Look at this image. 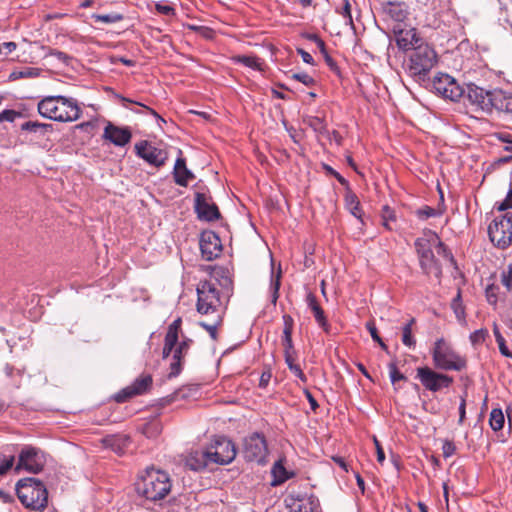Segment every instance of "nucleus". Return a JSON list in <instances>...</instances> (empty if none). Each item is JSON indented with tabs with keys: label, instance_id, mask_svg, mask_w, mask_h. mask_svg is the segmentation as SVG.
I'll return each instance as SVG.
<instances>
[{
	"label": "nucleus",
	"instance_id": "f257e3e1",
	"mask_svg": "<svg viewBox=\"0 0 512 512\" xmlns=\"http://www.w3.org/2000/svg\"><path fill=\"white\" fill-rule=\"evenodd\" d=\"M172 489L170 475L160 469L149 467L142 472L136 483L137 493L146 500L158 502L166 498Z\"/></svg>",
	"mask_w": 512,
	"mask_h": 512
},
{
	"label": "nucleus",
	"instance_id": "f03ea898",
	"mask_svg": "<svg viewBox=\"0 0 512 512\" xmlns=\"http://www.w3.org/2000/svg\"><path fill=\"white\" fill-rule=\"evenodd\" d=\"M39 114L58 122H73L80 118L81 109L77 101L65 96H47L38 103Z\"/></svg>",
	"mask_w": 512,
	"mask_h": 512
},
{
	"label": "nucleus",
	"instance_id": "7ed1b4c3",
	"mask_svg": "<svg viewBox=\"0 0 512 512\" xmlns=\"http://www.w3.org/2000/svg\"><path fill=\"white\" fill-rule=\"evenodd\" d=\"M437 62L434 49L426 43H420L410 51L404 64L406 72L418 79H423Z\"/></svg>",
	"mask_w": 512,
	"mask_h": 512
},
{
	"label": "nucleus",
	"instance_id": "20e7f679",
	"mask_svg": "<svg viewBox=\"0 0 512 512\" xmlns=\"http://www.w3.org/2000/svg\"><path fill=\"white\" fill-rule=\"evenodd\" d=\"M16 492L21 503L32 510H43L47 506L48 492L44 484L35 478H24L17 482Z\"/></svg>",
	"mask_w": 512,
	"mask_h": 512
},
{
	"label": "nucleus",
	"instance_id": "39448f33",
	"mask_svg": "<svg viewBox=\"0 0 512 512\" xmlns=\"http://www.w3.org/2000/svg\"><path fill=\"white\" fill-rule=\"evenodd\" d=\"M434 367L444 371H461L466 367V360L457 353L444 338L437 339L431 349Z\"/></svg>",
	"mask_w": 512,
	"mask_h": 512
},
{
	"label": "nucleus",
	"instance_id": "423d86ee",
	"mask_svg": "<svg viewBox=\"0 0 512 512\" xmlns=\"http://www.w3.org/2000/svg\"><path fill=\"white\" fill-rule=\"evenodd\" d=\"M429 239L419 238L415 241V247L419 255V261L421 268L423 269L425 274L435 273L436 276H439L440 269L436 264L433 251L431 249V242L435 243L437 246L438 254H443L447 259L453 260L451 254L447 251L444 244L439 240L438 236L429 232Z\"/></svg>",
	"mask_w": 512,
	"mask_h": 512
},
{
	"label": "nucleus",
	"instance_id": "0eeeda50",
	"mask_svg": "<svg viewBox=\"0 0 512 512\" xmlns=\"http://www.w3.org/2000/svg\"><path fill=\"white\" fill-rule=\"evenodd\" d=\"M197 311L200 314H217L220 312V294L212 281H202L197 286Z\"/></svg>",
	"mask_w": 512,
	"mask_h": 512
},
{
	"label": "nucleus",
	"instance_id": "6e6552de",
	"mask_svg": "<svg viewBox=\"0 0 512 512\" xmlns=\"http://www.w3.org/2000/svg\"><path fill=\"white\" fill-rule=\"evenodd\" d=\"M488 236L495 247L507 249L512 244V217H495L488 226Z\"/></svg>",
	"mask_w": 512,
	"mask_h": 512
},
{
	"label": "nucleus",
	"instance_id": "1a4fd4ad",
	"mask_svg": "<svg viewBox=\"0 0 512 512\" xmlns=\"http://www.w3.org/2000/svg\"><path fill=\"white\" fill-rule=\"evenodd\" d=\"M416 378L419 379L426 390L431 392H438L443 388H448L453 383L451 376L437 372L427 366L416 369Z\"/></svg>",
	"mask_w": 512,
	"mask_h": 512
},
{
	"label": "nucleus",
	"instance_id": "9d476101",
	"mask_svg": "<svg viewBox=\"0 0 512 512\" xmlns=\"http://www.w3.org/2000/svg\"><path fill=\"white\" fill-rule=\"evenodd\" d=\"M434 91L445 99L458 101L464 97L465 89L448 74H437L432 82Z\"/></svg>",
	"mask_w": 512,
	"mask_h": 512
},
{
	"label": "nucleus",
	"instance_id": "9b49d317",
	"mask_svg": "<svg viewBox=\"0 0 512 512\" xmlns=\"http://www.w3.org/2000/svg\"><path fill=\"white\" fill-rule=\"evenodd\" d=\"M211 463L226 465L236 457V448L231 440L226 437H218L207 449Z\"/></svg>",
	"mask_w": 512,
	"mask_h": 512
},
{
	"label": "nucleus",
	"instance_id": "f8f14e48",
	"mask_svg": "<svg viewBox=\"0 0 512 512\" xmlns=\"http://www.w3.org/2000/svg\"><path fill=\"white\" fill-rule=\"evenodd\" d=\"M44 464L45 457L41 450L25 446L19 454L16 470L24 469L29 473L37 474L43 469Z\"/></svg>",
	"mask_w": 512,
	"mask_h": 512
},
{
	"label": "nucleus",
	"instance_id": "ddd939ff",
	"mask_svg": "<svg viewBox=\"0 0 512 512\" xmlns=\"http://www.w3.org/2000/svg\"><path fill=\"white\" fill-rule=\"evenodd\" d=\"M267 444L264 436L254 433L244 440V457L251 462L265 463L267 456Z\"/></svg>",
	"mask_w": 512,
	"mask_h": 512
},
{
	"label": "nucleus",
	"instance_id": "4468645a",
	"mask_svg": "<svg viewBox=\"0 0 512 512\" xmlns=\"http://www.w3.org/2000/svg\"><path fill=\"white\" fill-rule=\"evenodd\" d=\"M135 151L137 156L155 167L163 166L168 158L167 152L165 150L157 148L149 144L147 141L136 143Z\"/></svg>",
	"mask_w": 512,
	"mask_h": 512
},
{
	"label": "nucleus",
	"instance_id": "2eb2a0df",
	"mask_svg": "<svg viewBox=\"0 0 512 512\" xmlns=\"http://www.w3.org/2000/svg\"><path fill=\"white\" fill-rule=\"evenodd\" d=\"M199 244L202 257L207 261H212L221 254V240L218 235L212 231L203 232Z\"/></svg>",
	"mask_w": 512,
	"mask_h": 512
},
{
	"label": "nucleus",
	"instance_id": "dca6fc26",
	"mask_svg": "<svg viewBox=\"0 0 512 512\" xmlns=\"http://www.w3.org/2000/svg\"><path fill=\"white\" fill-rule=\"evenodd\" d=\"M464 96L477 109L489 113L491 91H486L476 85H468Z\"/></svg>",
	"mask_w": 512,
	"mask_h": 512
},
{
	"label": "nucleus",
	"instance_id": "f3484780",
	"mask_svg": "<svg viewBox=\"0 0 512 512\" xmlns=\"http://www.w3.org/2000/svg\"><path fill=\"white\" fill-rule=\"evenodd\" d=\"M152 385V378L150 375H145L137 378L130 386L124 388L115 396L117 402H124L128 398L141 395L145 393Z\"/></svg>",
	"mask_w": 512,
	"mask_h": 512
},
{
	"label": "nucleus",
	"instance_id": "a211bd4d",
	"mask_svg": "<svg viewBox=\"0 0 512 512\" xmlns=\"http://www.w3.org/2000/svg\"><path fill=\"white\" fill-rule=\"evenodd\" d=\"M396 43L400 49L411 50L422 43L415 28H401L399 24L394 27Z\"/></svg>",
	"mask_w": 512,
	"mask_h": 512
},
{
	"label": "nucleus",
	"instance_id": "6ab92c4d",
	"mask_svg": "<svg viewBox=\"0 0 512 512\" xmlns=\"http://www.w3.org/2000/svg\"><path fill=\"white\" fill-rule=\"evenodd\" d=\"M103 137L116 146H125L131 140L132 134L127 127H118L108 123L104 128Z\"/></svg>",
	"mask_w": 512,
	"mask_h": 512
},
{
	"label": "nucleus",
	"instance_id": "aec40b11",
	"mask_svg": "<svg viewBox=\"0 0 512 512\" xmlns=\"http://www.w3.org/2000/svg\"><path fill=\"white\" fill-rule=\"evenodd\" d=\"M195 209L199 219L205 221H214L220 217L219 210L214 203L208 201L204 194H197L195 200Z\"/></svg>",
	"mask_w": 512,
	"mask_h": 512
},
{
	"label": "nucleus",
	"instance_id": "412c9836",
	"mask_svg": "<svg viewBox=\"0 0 512 512\" xmlns=\"http://www.w3.org/2000/svg\"><path fill=\"white\" fill-rule=\"evenodd\" d=\"M211 463L207 450H194L184 458V464L192 471H200Z\"/></svg>",
	"mask_w": 512,
	"mask_h": 512
},
{
	"label": "nucleus",
	"instance_id": "4be33fe9",
	"mask_svg": "<svg viewBox=\"0 0 512 512\" xmlns=\"http://www.w3.org/2000/svg\"><path fill=\"white\" fill-rule=\"evenodd\" d=\"M383 13L394 20L395 22L402 23L408 16V6L404 2H385L382 4Z\"/></svg>",
	"mask_w": 512,
	"mask_h": 512
},
{
	"label": "nucleus",
	"instance_id": "5701e85b",
	"mask_svg": "<svg viewBox=\"0 0 512 512\" xmlns=\"http://www.w3.org/2000/svg\"><path fill=\"white\" fill-rule=\"evenodd\" d=\"M489 112L493 109L510 113L512 112V95L502 90L491 91Z\"/></svg>",
	"mask_w": 512,
	"mask_h": 512
},
{
	"label": "nucleus",
	"instance_id": "b1692460",
	"mask_svg": "<svg viewBox=\"0 0 512 512\" xmlns=\"http://www.w3.org/2000/svg\"><path fill=\"white\" fill-rule=\"evenodd\" d=\"M190 340L182 341L178 346H174V349L171 353H173V361L170 364V373L169 378L177 376L181 371V359L185 356L189 349Z\"/></svg>",
	"mask_w": 512,
	"mask_h": 512
},
{
	"label": "nucleus",
	"instance_id": "393cba45",
	"mask_svg": "<svg viewBox=\"0 0 512 512\" xmlns=\"http://www.w3.org/2000/svg\"><path fill=\"white\" fill-rule=\"evenodd\" d=\"M181 319H176L173 321L166 333L165 343L163 347V357L167 358L171 355L174 346L177 345L178 342V330L180 329Z\"/></svg>",
	"mask_w": 512,
	"mask_h": 512
},
{
	"label": "nucleus",
	"instance_id": "a878e982",
	"mask_svg": "<svg viewBox=\"0 0 512 512\" xmlns=\"http://www.w3.org/2000/svg\"><path fill=\"white\" fill-rule=\"evenodd\" d=\"M175 182L180 186H187L188 182L194 178L192 172L186 167L185 159L182 157L177 158L174 171Z\"/></svg>",
	"mask_w": 512,
	"mask_h": 512
},
{
	"label": "nucleus",
	"instance_id": "bb28decb",
	"mask_svg": "<svg viewBox=\"0 0 512 512\" xmlns=\"http://www.w3.org/2000/svg\"><path fill=\"white\" fill-rule=\"evenodd\" d=\"M306 302L308 307L311 309V311L314 314L315 320L318 323V325L324 329L325 332H329V324L326 320L325 314L323 309L318 304L315 295L312 293H309L306 297Z\"/></svg>",
	"mask_w": 512,
	"mask_h": 512
},
{
	"label": "nucleus",
	"instance_id": "cd10ccee",
	"mask_svg": "<svg viewBox=\"0 0 512 512\" xmlns=\"http://www.w3.org/2000/svg\"><path fill=\"white\" fill-rule=\"evenodd\" d=\"M293 512H318L319 500L313 495L298 499L293 503Z\"/></svg>",
	"mask_w": 512,
	"mask_h": 512
},
{
	"label": "nucleus",
	"instance_id": "c85d7f7f",
	"mask_svg": "<svg viewBox=\"0 0 512 512\" xmlns=\"http://www.w3.org/2000/svg\"><path fill=\"white\" fill-rule=\"evenodd\" d=\"M129 442V437L125 435H113L105 438L104 440L105 445L110 447L118 454L123 452L124 448L128 446Z\"/></svg>",
	"mask_w": 512,
	"mask_h": 512
},
{
	"label": "nucleus",
	"instance_id": "c756f323",
	"mask_svg": "<svg viewBox=\"0 0 512 512\" xmlns=\"http://www.w3.org/2000/svg\"><path fill=\"white\" fill-rule=\"evenodd\" d=\"M306 123L315 133L319 135H327L328 129L325 120L319 116H306L304 118Z\"/></svg>",
	"mask_w": 512,
	"mask_h": 512
},
{
	"label": "nucleus",
	"instance_id": "7c9ffc66",
	"mask_svg": "<svg viewBox=\"0 0 512 512\" xmlns=\"http://www.w3.org/2000/svg\"><path fill=\"white\" fill-rule=\"evenodd\" d=\"M233 60L253 70H262V62L256 56L238 55Z\"/></svg>",
	"mask_w": 512,
	"mask_h": 512
},
{
	"label": "nucleus",
	"instance_id": "2f4dec72",
	"mask_svg": "<svg viewBox=\"0 0 512 512\" xmlns=\"http://www.w3.org/2000/svg\"><path fill=\"white\" fill-rule=\"evenodd\" d=\"M213 318L211 322H200L199 325L203 327L210 335V337L215 340L217 338V328L220 326L222 322L221 313L212 314Z\"/></svg>",
	"mask_w": 512,
	"mask_h": 512
},
{
	"label": "nucleus",
	"instance_id": "473e14b6",
	"mask_svg": "<svg viewBox=\"0 0 512 512\" xmlns=\"http://www.w3.org/2000/svg\"><path fill=\"white\" fill-rule=\"evenodd\" d=\"M272 475L274 479L271 484L273 486L280 485L289 478L286 469L280 462H276L272 467Z\"/></svg>",
	"mask_w": 512,
	"mask_h": 512
},
{
	"label": "nucleus",
	"instance_id": "72a5a7b5",
	"mask_svg": "<svg viewBox=\"0 0 512 512\" xmlns=\"http://www.w3.org/2000/svg\"><path fill=\"white\" fill-rule=\"evenodd\" d=\"M345 203H346V207L351 212V214L362 222L360 203H359L356 195L352 194V193H348L345 196Z\"/></svg>",
	"mask_w": 512,
	"mask_h": 512
},
{
	"label": "nucleus",
	"instance_id": "f704fd0d",
	"mask_svg": "<svg viewBox=\"0 0 512 512\" xmlns=\"http://www.w3.org/2000/svg\"><path fill=\"white\" fill-rule=\"evenodd\" d=\"M212 278H214L223 288L228 289L232 285V280L229 276V271L227 269H215L212 273Z\"/></svg>",
	"mask_w": 512,
	"mask_h": 512
},
{
	"label": "nucleus",
	"instance_id": "c9c22d12",
	"mask_svg": "<svg viewBox=\"0 0 512 512\" xmlns=\"http://www.w3.org/2000/svg\"><path fill=\"white\" fill-rule=\"evenodd\" d=\"M451 307H452V309L454 311V314H455L456 319L458 320V322L461 323L462 325H465L466 324L465 309H464V306L462 304L461 294H460L459 291H458L456 297L453 299Z\"/></svg>",
	"mask_w": 512,
	"mask_h": 512
},
{
	"label": "nucleus",
	"instance_id": "e433bc0d",
	"mask_svg": "<svg viewBox=\"0 0 512 512\" xmlns=\"http://www.w3.org/2000/svg\"><path fill=\"white\" fill-rule=\"evenodd\" d=\"M505 423L504 414L501 409H492L489 418L490 427L494 431H499L503 428Z\"/></svg>",
	"mask_w": 512,
	"mask_h": 512
},
{
	"label": "nucleus",
	"instance_id": "4c0bfd02",
	"mask_svg": "<svg viewBox=\"0 0 512 512\" xmlns=\"http://www.w3.org/2000/svg\"><path fill=\"white\" fill-rule=\"evenodd\" d=\"M415 320L412 318L402 329V343L409 347L414 348L416 345V341L412 335V325Z\"/></svg>",
	"mask_w": 512,
	"mask_h": 512
},
{
	"label": "nucleus",
	"instance_id": "58836bf2",
	"mask_svg": "<svg viewBox=\"0 0 512 512\" xmlns=\"http://www.w3.org/2000/svg\"><path fill=\"white\" fill-rule=\"evenodd\" d=\"M493 333H494L496 342L498 344V348H499L500 353L503 356H505V357H508V358L512 357V353L510 352V350L506 346L505 339L502 336V334L500 333L499 328H498V326L496 324H494Z\"/></svg>",
	"mask_w": 512,
	"mask_h": 512
},
{
	"label": "nucleus",
	"instance_id": "ea45409f",
	"mask_svg": "<svg viewBox=\"0 0 512 512\" xmlns=\"http://www.w3.org/2000/svg\"><path fill=\"white\" fill-rule=\"evenodd\" d=\"M92 19H94L95 22L112 24L121 21L123 19V16L119 13L93 14Z\"/></svg>",
	"mask_w": 512,
	"mask_h": 512
},
{
	"label": "nucleus",
	"instance_id": "a19ab883",
	"mask_svg": "<svg viewBox=\"0 0 512 512\" xmlns=\"http://www.w3.org/2000/svg\"><path fill=\"white\" fill-rule=\"evenodd\" d=\"M488 335V330L485 328H481L471 333L469 339L473 346H477L482 344L486 340Z\"/></svg>",
	"mask_w": 512,
	"mask_h": 512
},
{
	"label": "nucleus",
	"instance_id": "79ce46f5",
	"mask_svg": "<svg viewBox=\"0 0 512 512\" xmlns=\"http://www.w3.org/2000/svg\"><path fill=\"white\" fill-rule=\"evenodd\" d=\"M381 218L383 226L388 230H392L390 222L395 221V214L394 211L389 206L383 207Z\"/></svg>",
	"mask_w": 512,
	"mask_h": 512
},
{
	"label": "nucleus",
	"instance_id": "37998d69",
	"mask_svg": "<svg viewBox=\"0 0 512 512\" xmlns=\"http://www.w3.org/2000/svg\"><path fill=\"white\" fill-rule=\"evenodd\" d=\"M442 212L440 211H437L435 210L434 208H431L429 206H425L421 209H418L416 211V215L418 216L419 219L421 220H425V219H428L430 217H435V216H439L441 215Z\"/></svg>",
	"mask_w": 512,
	"mask_h": 512
},
{
	"label": "nucleus",
	"instance_id": "c03bdc74",
	"mask_svg": "<svg viewBox=\"0 0 512 512\" xmlns=\"http://www.w3.org/2000/svg\"><path fill=\"white\" fill-rule=\"evenodd\" d=\"M366 328L367 330L369 331L372 339L379 343V345L381 346L382 349L386 350L387 349V346L385 345V343L382 341V339L380 338L379 334H378V331H377V328L375 326V323L373 321H368L366 323Z\"/></svg>",
	"mask_w": 512,
	"mask_h": 512
},
{
	"label": "nucleus",
	"instance_id": "a18cd8bd",
	"mask_svg": "<svg viewBox=\"0 0 512 512\" xmlns=\"http://www.w3.org/2000/svg\"><path fill=\"white\" fill-rule=\"evenodd\" d=\"M280 278H281V272L279 271L275 276L272 273V280H271V291H272V302L276 303L278 297H279V288H280Z\"/></svg>",
	"mask_w": 512,
	"mask_h": 512
},
{
	"label": "nucleus",
	"instance_id": "49530a36",
	"mask_svg": "<svg viewBox=\"0 0 512 512\" xmlns=\"http://www.w3.org/2000/svg\"><path fill=\"white\" fill-rule=\"evenodd\" d=\"M501 283L507 289V291L512 290V266L509 265L507 268L503 269L501 273Z\"/></svg>",
	"mask_w": 512,
	"mask_h": 512
},
{
	"label": "nucleus",
	"instance_id": "de8ad7c7",
	"mask_svg": "<svg viewBox=\"0 0 512 512\" xmlns=\"http://www.w3.org/2000/svg\"><path fill=\"white\" fill-rule=\"evenodd\" d=\"M40 75V70L37 68L28 67L19 71L18 73H12L15 78H35Z\"/></svg>",
	"mask_w": 512,
	"mask_h": 512
},
{
	"label": "nucleus",
	"instance_id": "09e8293b",
	"mask_svg": "<svg viewBox=\"0 0 512 512\" xmlns=\"http://www.w3.org/2000/svg\"><path fill=\"white\" fill-rule=\"evenodd\" d=\"M388 369L389 377L393 385H395L397 381L406 380V377L401 372H399L395 363H390L388 365Z\"/></svg>",
	"mask_w": 512,
	"mask_h": 512
},
{
	"label": "nucleus",
	"instance_id": "8fccbe9b",
	"mask_svg": "<svg viewBox=\"0 0 512 512\" xmlns=\"http://www.w3.org/2000/svg\"><path fill=\"white\" fill-rule=\"evenodd\" d=\"M291 78L303 83L305 86L308 87L313 86L315 84L314 78L305 72L293 73Z\"/></svg>",
	"mask_w": 512,
	"mask_h": 512
},
{
	"label": "nucleus",
	"instance_id": "3c124183",
	"mask_svg": "<svg viewBox=\"0 0 512 512\" xmlns=\"http://www.w3.org/2000/svg\"><path fill=\"white\" fill-rule=\"evenodd\" d=\"M14 464V457H5L0 455V475L5 474Z\"/></svg>",
	"mask_w": 512,
	"mask_h": 512
},
{
	"label": "nucleus",
	"instance_id": "603ef678",
	"mask_svg": "<svg viewBox=\"0 0 512 512\" xmlns=\"http://www.w3.org/2000/svg\"><path fill=\"white\" fill-rule=\"evenodd\" d=\"M282 345L284 347V353L295 352L294 346H293V341H292V334L283 333Z\"/></svg>",
	"mask_w": 512,
	"mask_h": 512
},
{
	"label": "nucleus",
	"instance_id": "864d4df0",
	"mask_svg": "<svg viewBox=\"0 0 512 512\" xmlns=\"http://www.w3.org/2000/svg\"><path fill=\"white\" fill-rule=\"evenodd\" d=\"M497 290L498 288L495 285H490L486 288L487 301L492 305H495L497 303Z\"/></svg>",
	"mask_w": 512,
	"mask_h": 512
},
{
	"label": "nucleus",
	"instance_id": "5fc2aeb1",
	"mask_svg": "<svg viewBox=\"0 0 512 512\" xmlns=\"http://www.w3.org/2000/svg\"><path fill=\"white\" fill-rule=\"evenodd\" d=\"M495 136L503 143H505L504 150L512 153V139L507 133H497Z\"/></svg>",
	"mask_w": 512,
	"mask_h": 512
},
{
	"label": "nucleus",
	"instance_id": "6e6d98bb",
	"mask_svg": "<svg viewBox=\"0 0 512 512\" xmlns=\"http://www.w3.org/2000/svg\"><path fill=\"white\" fill-rule=\"evenodd\" d=\"M495 208L500 212L512 208V194L508 192L506 198L502 202L495 204Z\"/></svg>",
	"mask_w": 512,
	"mask_h": 512
},
{
	"label": "nucleus",
	"instance_id": "4d7b16f0",
	"mask_svg": "<svg viewBox=\"0 0 512 512\" xmlns=\"http://www.w3.org/2000/svg\"><path fill=\"white\" fill-rule=\"evenodd\" d=\"M282 318H283V325H284L283 333L292 334L293 325H294L293 318L288 314L283 315Z\"/></svg>",
	"mask_w": 512,
	"mask_h": 512
},
{
	"label": "nucleus",
	"instance_id": "13d9d810",
	"mask_svg": "<svg viewBox=\"0 0 512 512\" xmlns=\"http://www.w3.org/2000/svg\"><path fill=\"white\" fill-rule=\"evenodd\" d=\"M47 126L48 125H46V124L28 121L22 125V129L27 130V131L36 132V131H38V129H43V128H46Z\"/></svg>",
	"mask_w": 512,
	"mask_h": 512
},
{
	"label": "nucleus",
	"instance_id": "bf43d9fd",
	"mask_svg": "<svg viewBox=\"0 0 512 512\" xmlns=\"http://www.w3.org/2000/svg\"><path fill=\"white\" fill-rule=\"evenodd\" d=\"M373 441L376 447L377 461L380 464H383V462L385 461V453L383 451V448L381 447L380 442L377 440L375 436L373 437Z\"/></svg>",
	"mask_w": 512,
	"mask_h": 512
},
{
	"label": "nucleus",
	"instance_id": "052dcab7",
	"mask_svg": "<svg viewBox=\"0 0 512 512\" xmlns=\"http://www.w3.org/2000/svg\"><path fill=\"white\" fill-rule=\"evenodd\" d=\"M272 374L269 370L264 371L259 380V387L266 388L271 380Z\"/></svg>",
	"mask_w": 512,
	"mask_h": 512
},
{
	"label": "nucleus",
	"instance_id": "680f3d73",
	"mask_svg": "<svg viewBox=\"0 0 512 512\" xmlns=\"http://www.w3.org/2000/svg\"><path fill=\"white\" fill-rule=\"evenodd\" d=\"M289 370L294 374L295 377L300 379L302 382H306L307 378L299 365L291 366Z\"/></svg>",
	"mask_w": 512,
	"mask_h": 512
},
{
	"label": "nucleus",
	"instance_id": "e2e57ef3",
	"mask_svg": "<svg viewBox=\"0 0 512 512\" xmlns=\"http://www.w3.org/2000/svg\"><path fill=\"white\" fill-rule=\"evenodd\" d=\"M342 15L349 23H352L351 6H350V3L348 2V0L344 1V6L342 8Z\"/></svg>",
	"mask_w": 512,
	"mask_h": 512
},
{
	"label": "nucleus",
	"instance_id": "0e129e2a",
	"mask_svg": "<svg viewBox=\"0 0 512 512\" xmlns=\"http://www.w3.org/2000/svg\"><path fill=\"white\" fill-rule=\"evenodd\" d=\"M297 52L298 54H300L303 62L307 63V64H310V65H313L314 64V60H313V57L311 56L310 53H308L307 51H305L304 49H297Z\"/></svg>",
	"mask_w": 512,
	"mask_h": 512
},
{
	"label": "nucleus",
	"instance_id": "69168bd1",
	"mask_svg": "<svg viewBox=\"0 0 512 512\" xmlns=\"http://www.w3.org/2000/svg\"><path fill=\"white\" fill-rule=\"evenodd\" d=\"M466 416V400L464 397L461 398L459 405V423L462 424Z\"/></svg>",
	"mask_w": 512,
	"mask_h": 512
},
{
	"label": "nucleus",
	"instance_id": "338daca9",
	"mask_svg": "<svg viewBox=\"0 0 512 512\" xmlns=\"http://www.w3.org/2000/svg\"><path fill=\"white\" fill-rule=\"evenodd\" d=\"M15 112L13 110H4L0 113V122L2 121H13Z\"/></svg>",
	"mask_w": 512,
	"mask_h": 512
},
{
	"label": "nucleus",
	"instance_id": "774afa93",
	"mask_svg": "<svg viewBox=\"0 0 512 512\" xmlns=\"http://www.w3.org/2000/svg\"><path fill=\"white\" fill-rule=\"evenodd\" d=\"M285 362L290 369L291 366H295V360H296V351L292 353H284Z\"/></svg>",
	"mask_w": 512,
	"mask_h": 512
}]
</instances>
